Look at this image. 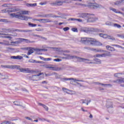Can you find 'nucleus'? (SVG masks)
<instances>
[{"mask_svg":"<svg viewBox=\"0 0 124 124\" xmlns=\"http://www.w3.org/2000/svg\"><path fill=\"white\" fill-rule=\"evenodd\" d=\"M1 67L3 68H9L11 69H18L20 72H23V73H31L32 74L34 72L33 70H31L29 68H21V66L17 65H1Z\"/></svg>","mask_w":124,"mask_h":124,"instance_id":"nucleus-1","label":"nucleus"},{"mask_svg":"<svg viewBox=\"0 0 124 124\" xmlns=\"http://www.w3.org/2000/svg\"><path fill=\"white\" fill-rule=\"evenodd\" d=\"M26 14H28V11H21L16 13V14H11V16L15 17V18H17L20 20H23V21H28L29 19H31V17L30 16H24L26 15Z\"/></svg>","mask_w":124,"mask_h":124,"instance_id":"nucleus-2","label":"nucleus"},{"mask_svg":"<svg viewBox=\"0 0 124 124\" xmlns=\"http://www.w3.org/2000/svg\"><path fill=\"white\" fill-rule=\"evenodd\" d=\"M73 58H75V59H77L78 62H86V63H91L93 64L101 63V61L98 59H94L93 61L95 62H91V61L88 59H85L75 56H73Z\"/></svg>","mask_w":124,"mask_h":124,"instance_id":"nucleus-3","label":"nucleus"},{"mask_svg":"<svg viewBox=\"0 0 124 124\" xmlns=\"http://www.w3.org/2000/svg\"><path fill=\"white\" fill-rule=\"evenodd\" d=\"M88 44L92 45V46H101L102 44L100 42L96 41L95 39L90 38Z\"/></svg>","mask_w":124,"mask_h":124,"instance_id":"nucleus-4","label":"nucleus"},{"mask_svg":"<svg viewBox=\"0 0 124 124\" xmlns=\"http://www.w3.org/2000/svg\"><path fill=\"white\" fill-rule=\"evenodd\" d=\"M82 31L84 32H89V31H91V32H105L104 30L98 28H91L89 30L83 29L82 30Z\"/></svg>","mask_w":124,"mask_h":124,"instance_id":"nucleus-5","label":"nucleus"},{"mask_svg":"<svg viewBox=\"0 0 124 124\" xmlns=\"http://www.w3.org/2000/svg\"><path fill=\"white\" fill-rule=\"evenodd\" d=\"M43 66L45 68H50L52 70H54L55 71H59L60 70H62V68H56L54 67V65L53 64H44L43 65Z\"/></svg>","mask_w":124,"mask_h":124,"instance_id":"nucleus-6","label":"nucleus"},{"mask_svg":"<svg viewBox=\"0 0 124 124\" xmlns=\"http://www.w3.org/2000/svg\"><path fill=\"white\" fill-rule=\"evenodd\" d=\"M106 107L108 108H113V102L111 99H108L107 100Z\"/></svg>","mask_w":124,"mask_h":124,"instance_id":"nucleus-7","label":"nucleus"},{"mask_svg":"<svg viewBox=\"0 0 124 124\" xmlns=\"http://www.w3.org/2000/svg\"><path fill=\"white\" fill-rule=\"evenodd\" d=\"M90 38L83 37L81 38L80 42L83 44H89Z\"/></svg>","mask_w":124,"mask_h":124,"instance_id":"nucleus-8","label":"nucleus"},{"mask_svg":"<svg viewBox=\"0 0 124 124\" xmlns=\"http://www.w3.org/2000/svg\"><path fill=\"white\" fill-rule=\"evenodd\" d=\"M21 38L17 39L18 41L13 42H11L10 45H12V46H16V45H18V44H20V43H22V40Z\"/></svg>","mask_w":124,"mask_h":124,"instance_id":"nucleus-9","label":"nucleus"},{"mask_svg":"<svg viewBox=\"0 0 124 124\" xmlns=\"http://www.w3.org/2000/svg\"><path fill=\"white\" fill-rule=\"evenodd\" d=\"M43 74H44L43 73H41L38 75H32V81H38V80H39V76H40V75H42Z\"/></svg>","mask_w":124,"mask_h":124,"instance_id":"nucleus-10","label":"nucleus"},{"mask_svg":"<svg viewBox=\"0 0 124 124\" xmlns=\"http://www.w3.org/2000/svg\"><path fill=\"white\" fill-rule=\"evenodd\" d=\"M34 21H39L40 23H50V22H53V21L50 20L48 19H35Z\"/></svg>","mask_w":124,"mask_h":124,"instance_id":"nucleus-11","label":"nucleus"},{"mask_svg":"<svg viewBox=\"0 0 124 124\" xmlns=\"http://www.w3.org/2000/svg\"><path fill=\"white\" fill-rule=\"evenodd\" d=\"M84 49H86V50H89L91 51H95V52H98L99 53H103V52H104V50H103L91 48L89 47H85Z\"/></svg>","mask_w":124,"mask_h":124,"instance_id":"nucleus-12","label":"nucleus"},{"mask_svg":"<svg viewBox=\"0 0 124 124\" xmlns=\"http://www.w3.org/2000/svg\"><path fill=\"white\" fill-rule=\"evenodd\" d=\"M91 8H104L103 6L99 4H91Z\"/></svg>","mask_w":124,"mask_h":124,"instance_id":"nucleus-13","label":"nucleus"},{"mask_svg":"<svg viewBox=\"0 0 124 124\" xmlns=\"http://www.w3.org/2000/svg\"><path fill=\"white\" fill-rule=\"evenodd\" d=\"M92 15H93V14H89L87 13H82L80 15V18H89L91 17Z\"/></svg>","mask_w":124,"mask_h":124,"instance_id":"nucleus-14","label":"nucleus"},{"mask_svg":"<svg viewBox=\"0 0 124 124\" xmlns=\"http://www.w3.org/2000/svg\"><path fill=\"white\" fill-rule=\"evenodd\" d=\"M93 83L95 84V85H101V86H104V87H112V85L111 84H103L97 82H94Z\"/></svg>","mask_w":124,"mask_h":124,"instance_id":"nucleus-15","label":"nucleus"},{"mask_svg":"<svg viewBox=\"0 0 124 124\" xmlns=\"http://www.w3.org/2000/svg\"><path fill=\"white\" fill-rule=\"evenodd\" d=\"M63 80H64V81H68V80H73V81H77V82H85L84 80L76 79V78H63Z\"/></svg>","mask_w":124,"mask_h":124,"instance_id":"nucleus-16","label":"nucleus"},{"mask_svg":"<svg viewBox=\"0 0 124 124\" xmlns=\"http://www.w3.org/2000/svg\"><path fill=\"white\" fill-rule=\"evenodd\" d=\"M34 49L32 47H27V50H28V52L27 53L28 56H30V55H31L32 53H33V50L34 51Z\"/></svg>","mask_w":124,"mask_h":124,"instance_id":"nucleus-17","label":"nucleus"},{"mask_svg":"<svg viewBox=\"0 0 124 124\" xmlns=\"http://www.w3.org/2000/svg\"><path fill=\"white\" fill-rule=\"evenodd\" d=\"M107 56H110V52H108V53H104V54H102L101 55L96 54L95 55V57H96L97 58H100V57H107Z\"/></svg>","mask_w":124,"mask_h":124,"instance_id":"nucleus-18","label":"nucleus"},{"mask_svg":"<svg viewBox=\"0 0 124 124\" xmlns=\"http://www.w3.org/2000/svg\"><path fill=\"white\" fill-rule=\"evenodd\" d=\"M10 58L13 60H22V59H23V57L20 55H18L16 56H11Z\"/></svg>","mask_w":124,"mask_h":124,"instance_id":"nucleus-19","label":"nucleus"},{"mask_svg":"<svg viewBox=\"0 0 124 124\" xmlns=\"http://www.w3.org/2000/svg\"><path fill=\"white\" fill-rule=\"evenodd\" d=\"M114 83H117L118 84H121V83H124V78H118L116 81H114Z\"/></svg>","mask_w":124,"mask_h":124,"instance_id":"nucleus-20","label":"nucleus"},{"mask_svg":"<svg viewBox=\"0 0 124 124\" xmlns=\"http://www.w3.org/2000/svg\"><path fill=\"white\" fill-rule=\"evenodd\" d=\"M109 9H110V10H112V11H113V12H114L115 13H117L119 14H124V13H123L122 12L118 11V10H117V9H116L113 7L109 8Z\"/></svg>","mask_w":124,"mask_h":124,"instance_id":"nucleus-21","label":"nucleus"},{"mask_svg":"<svg viewBox=\"0 0 124 124\" xmlns=\"http://www.w3.org/2000/svg\"><path fill=\"white\" fill-rule=\"evenodd\" d=\"M20 40H21V42L22 41H25V42H26L27 43H34L35 42V41H31L29 40L28 39H24V38H21Z\"/></svg>","mask_w":124,"mask_h":124,"instance_id":"nucleus-22","label":"nucleus"},{"mask_svg":"<svg viewBox=\"0 0 124 124\" xmlns=\"http://www.w3.org/2000/svg\"><path fill=\"white\" fill-rule=\"evenodd\" d=\"M29 62H32V63H42V62L36 61L33 59H30L29 60Z\"/></svg>","mask_w":124,"mask_h":124,"instance_id":"nucleus-23","label":"nucleus"},{"mask_svg":"<svg viewBox=\"0 0 124 124\" xmlns=\"http://www.w3.org/2000/svg\"><path fill=\"white\" fill-rule=\"evenodd\" d=\"M106 48H107V50H109V51H111V52L116 51V49L114 47H111L110 46H107Z\"/></svg>","mask_w":124,"mask_h":124,"instance_id":"nucleus-24","label":"nucleus"},{"mask_svg":"<svg viewBox=\"0 0 124 124\" xmlns=\"http://www.w3.org/2000/svg\"><path fill=\"white\" fill-rule=\"evenodd\" d=\"M37 4L36 3H27L26 4V6H28V7H34L35 6H36Z\"/></svg>","mask_w":124,"mask_h":124,"instance_id":"nucleus-25","label":"nucleus"},{"mask_svg":"<svg viewBox=\"0 0 124 124\" xmlns=\"http://www.w3.org/2000/svg\"><path fill=\"white\" fill-rule=\"evenodd\" d=\"M99 36L100 37H102L103 38H105V39H107V34H104V33H99Z\"/></svg>","mask_w":124,"mask_h":124,"instance_id":"nucleus-26","label":"nucleus"},{"mask_svg":"<svg viewBox=\"0 0 124 124\" xmlns=\"http://www.w3.org/2000/svg\"><path fill=\"white\" fill-rule=\"evenodd\" d=\"M107 38H108V39H109L110 40H112V41L116 40V39L115 38V37L111 35H109L108 34H107Z\"/></svg>","mask_w":124,"mask_h":124,"instance_id":"nucleus-27","label":"nucleus"},{"mask_svg":"<svg viewBox=\"0 0 124 124\" xmlns=\"http://www.w3.org/2000/svg\"><path fill=\"white\" fill-rule=\"evenodd\" d=\"M34 51H36V52H40L41 51H43L44 52H46L47 51V49L43 48V49H39V48H35L34 49Z\"/></svg>","mask_w":124,"mask_h":124,"instance_id":"nucleus-28","label":"nucleus"},{"mask_svg":"<svg viewBox=\"0 0 124 124\" xmlns=\"http://www.w3.org/2000/svg\"><path fill=\"white\" fill-rule=\"evenodd\" d=\"M32 30H19V32H31Z\"/></svg>","mask_w":124,"mask_h":124,"instance_id":"nucleus-29","label":"nucleus"},{"mask_svg":"<svg viewBox=\"0 0 124 124\" xmlns=\"http://www.w3.org/2000/svg\"><path fill=\"white\" fill-rule=\"evenodd\" d=\"M87 22H95V18L89 17L87 20Z\"/></svg>","mask_w":124,"mask_h":124,"instance_id":"nucleus-30","label":"nucleus"},{"mask_svg":"<svg viewBox=\"0 0 124 124\" xmlns=\"http://www.w3.org/2000/svg\"><path fill=\"white\" fill-rule=\"evenodd\" d=\"M4 31L5 32H12V31H14V29H5Z\"/></svg>","mask_w":124,"mask_h":124,"instance_id":"nucleus-31","label":"nucleus"},{"mask_svg":"<svg viewBox=\"0 0 124 124\" xmlns=\"http://www.w3.org/2000/svg\"><path fill=\"white\" fill-rule=\"evenodd\" d=\"M105 24L107 26H110L111 27H113L114 25V23L110 21H107Z\"/></svg>","mask_w":124,"mask_h":124,"instance_id":"nucleus-32","label":"nucleus"},{"mask_svg":"<svg viewBox=\"0 0 124 124\" xmlns=\"http://www.w3.org/2000/svg\"><path fill=\"white\" fill-rule=\"evenodd\" d=\"M112 27H114L115 28H117L118 29H121V28H122V26L117 23H113V25Z\"/></svg>","mask_w":124,"mask_h":124,"instance_id":"nucleus-33","label":"nucleus"},{"mask_svg":"<svg viewBox=\"0 0 124 124\" xmlns=\"http://www.w3.org/2000/svg\"><path fill=\"white\" fill-rule=\"evenodd\" d=\"M44 17H46V18H53V14H48V15H45V16H44Z\"/></svg>","mask_w":124,"mask_h":124,"instance_id":"nucleus-34","label":"nucleus"},{"mask_svg":"<svg viewBox=\"0 0 124 124\" xmlns=\"http://www.w3.org/2000/svg\"><path fill=\"white\" fill-rule=\"evenodd\" d=\"M14 105H16V106H22V105L20 104V102L15 101L14 102Z\"/></svg>","mask_w":124,"mask_h":124,"instance_id":"nucleus-35","label":"nucleus"},{"mask_svg":"<svg viewBox=\"0 0 124 124\" xmlns=\"http://www.w3.org/2000/svg\"><path fill=\"white\" fill-rule=\"evenodd\" d=\"M123 3L121 1H117L114 2L115 5H121V4Z\"/></svg>","mask_w":124,"mask_h":124,"instance_id":"nucleus-36","label":"nucleus"},{"mask_svg":"<svg viewBox=\"0 0 124 124\" xmlns=\"http://www.w3.org/2000/svg\"><path fill=\"white\" fill-rule=\"evenodd\" d=\"M56 5H62V1H58L56 3Z\"/></svg>","mask_w":124,"mask_h":124,"instance_id":"nucleus-37","label":"nucleus"},{"mask_svg":"<svg viewBox=\"0 0 124 124\" xmlns=\"http://www.w3.org/2000/svg\"><path fill=\"white\" fill-rule=\"evenodd\" d=\"M29 26L31 27L32 28H33V27H36V24H33L31 23H29Z\"/></svg>","mask_w":124,"mask_h":124,"instance_id":"nucleus-38","label":"nucleus"},{"mask_svg":"<svg viewBox=\"0 0 124 124\" xmlns=\"http://www.w3.org/2000/svg\"><path fill=\"white\" fill-rule=\"evenodd\" d=\"M72 31H74V32H77L78 31V30H77V28H73L72 29Z\"/></svg>","mask_w":124,"mask_h":124,"instance_id":"nucleus-39","label":"nucleus"},{"mask_svg":"<svg viewBox=\"0 0 124 124\" xmlns=\"http://www.w3.org/2000/svg\"><path fill=\"white\" fill-rule=\"evenodd\" d=\"M111 46H114L115 47H117V48H122V46L119 45H111Z\"/></svg>","mask_w":124,"mask_h":124,"instance_id":"nucleus-40","label":"nucleus"},{"mask_svg":"<svg viewBox=\"0 0 124 124\" xmlns=\"http://www.w3.org/2000/svg\"><path fill=\"white\" fill-rule=\"evenodd\" d=\"M117 36H118V37H120L121 38L124 39V34H117Z\"/></svg>","mask_w":124,"mask_h":124,"instance_id":"nucleus-41","label":"nucleus"},{"mask_svg":"<svg viewBox=\"0 0 124 124\" xmlns=\"http://www.w3.org/2000/svg\"><path fill=\"white\" fill-rule=\"evenodd\" d=\"M35 31H43L44 30L43 29H40L39 28H38L35 29Z\"/></svg>","mask_w":124,"mask_h":124,"instance_id":"nucleus-42","label":"nucleus"},{"mask_svg":"<svg viewBox=\"0 0 124 124\" xmlns=\"http://www.w3.org/2000/svg\"><path fill=\"white\" fill-rule=\"evenodd\" d=\"M64 31H69V27H65L63 29Z\"/></svg>","mask_w":124,"mask_h":124,"instance_id":"nucleus-43","label":"nucleus"},{"mask_svg":"<svg viewBox=\"0 0 124 124\" xmlns=\"http://www.w3.org/2000/svg\"><path fill=\"white\" fill-rule=\"evenodd\" d=\"M4 43H6L7 45H5V46H7L8 45H10V44H9V42L7 41H3Z\"/></svg>","mask_w":124,"mask_h":124,"instance_id":"nucleus-44","label":"nucleus"},{"mask_svg":"<svg viewBox=\"0 0 124 124\" xmlns=\"http://www.w3.org/2000/svg\"><path fill=\"white\" fill-rule=\"evenodd\" d=\"M54 62H62V59H54Z\"/></svg>","mask_w":124,"mask_h":124,"instance_id":"nucleus-45","label":"nucleus"},{"mask_svg":"<svg viewBox=\"0 0 124 124\" xmlns=\"http://www.w3.org/2000/svg\"><path fill=\"white\" fill-rule=\"evenodd\" d=\"M43 107L45 109V110H46V111H48V107L47 106H46V105H44Z\"/></svg>","mask_w":124,"mask_h":124,"instance_id":"nucleus-46","label":"nucleus"},{"mask_svg":"<svg viewBox=\"0 0 124 124\" xmlns=\"http://www.w3.org/2000/svg\"><path fill=\"white\" fill-rule=\"evenodd\" d=\"M52 18H61V16H55L52 15Z\"/></svg>","mask_w":124,"mask_h":124,"instance_id":"nucleus-47","label":"nucleus"},{"mask_svg":"<svg viewBox=\"0 0 124 124\" xmlns=\"http://www.w3.org/2000/svg\"><path fill=\"white\" fill-rule=\"evenodd\" d=\"M62 91H63V92H64V93H68L67 91H68V90L67 89H66V88H62Z\"/></svg>","mask_w":124,"mask_h":124,"instance_id":"nucleus-48","label":"nucleus"},{"mask_svg":"<svg viewBox=\"0 0 124 124\" xmlns=\"http://www.w3.org/2000/svg\"><path fill=\"white\" fill-rule=\"evenodd\" d=\"M39 120L40 121H42V122H44V121H46V122H49L48 120H46V119L45 118H43V119L39 118Z\"/></svg>","mask_w":124,"mask_h":124,"instance_id":"nucleus-49","label":"nucleus"},{"mask_svg":"<svg viewBox=\"0 0 124 124\" xmlns=\"http://www.w3.org/2000/svg\"><path fill=\"white\" fill-rule=\"evenodd\" d=\"M51 60H52V58H45V61L48 62L49 61H51Z\"/></svg>","mask_w":124,"mask_h":124,"instance_id":"nucleus-50","label":"nucleus"},{"mask_svg":"<svg viewBox=\"0 0 124 124\" xmlns=\"http://www.w3.org/2000/svg\"><path fill=\"white\" fill-rule=\"evenodd\" d=\"M3 37H4V38H8V39H12V37H10L9 36H4Z\"/></svg>","mask_w":124,"mask_h":124,"instance_id":"nucleus-51","label":"nucleus"},{"mask_svg":"<svg viewBox=\"0 0 124 124\" xmlns=\"http://www.w3.org/2000/svg\"><path fill=\"white\" fill-rule=\"evenodd\" d=\"M22 91L23 92H26V93H29V91L25 88H22Z\"/></svg>","mask_w":124,"mask_h":124,"instance_id":"nucleus-52","label":"nucleus"},{"mask_svg":"<svg viewBox=\"0 0 124 124\" xmlns=\"http://www.w3.org/2000/svg\"><path fill=\"white\" fill-rule=\"evenodd\" d=\"M0 22H7V20L4 19H0Z\"/></svg>","mask_w":124,"mask_h":124,"instance_id":"nucleus-53","label":"nucleus"},{"mask_svg":"<svg viewBox=\"0 0 124 124\" xmlns=\"http://www.w3.org/2000/svg\"><path fill=\"white\" fill-rule=\"evenodd\" d=\"M28 79H29V80H32V75L31 76H28Z\"/></svg>","mask_w":124,"mask_h":124,"instance_id":"nucleus-54","label":"nucleus"},{"mask_svg":"<svg viewBox=\"0 0 124 124\" xmlns=\"http://www.w3.org/2000/svg\"><path fill=\"white\" fill-rule=\"evenodd\" d=\"M0 44L1 45H7V43H4L3 42H0Z\"/></svg>","mask_w":124,"mask_h":124,"instance_id":"nucleus-55","label":"nucleus"},{"mask_svg":"<svg viewBox=\"0 0 124 124\" xmlns=\"http://www.w3.org/2000/svg\"><path fill=\"white\" fill-rule=\"evenodd\" d=\"M69 20H70L71 21H76L77 18H70Z\"/></svg>","mask_w":124,"mask_h":124,"instance_id":"nucleus-56","label":"nucleus"},{"mask_svg":"<svg viewBox=\"0 0 124 124\" xmlns=\"http://www.w3.org/2000/svg\"><path fill=\"white\" fill-rule=\"evenodd\" d=\"M7 124H15L11 122L7 121Z\"/></svg>","mask_w":124,"mask_h":124,"instance_id":"nucleus-57","label":"nucleus"},{"mask_svg":"<svg viewBox=\"0 0 124 124\" xmlns=\"http://www.w3.org/2000/svg\"><path fill=\"white\" fill-rule=\"evenodd\" d=\"M39 58H40V59H41V60H42L43 61H45V58H44V57L40 56Z\"/></svg>","mask_w":124,"mask_h":124,"instance_id":"nucleus-58","label":"nucleus"},{"mask_svg":"<svg viewBox=\"0 0 124 124\" xmlns=\"http://www.w3.org/2000/svg\"><path fill=\"white\" fill-rule=\"evenodd\" d=\"M25 118H26L27 120H29L30 121H32V119H31V118H30L29 117H25Z\"/></svg>","mask_w":124,"mask_h":124,"instance_id":"nucleus-59","label":"nucleus"},{"mask_svg":"<svg viewBox=\"0 0 124 124\" xmlns=\"http://www.w3.org/2000/svg\"><path fill=\"white\" fill-rule=\"evenodd\" d=\"M46 77H47L48 76H51V75H52V74H45Z\"/></svg>","mask_w":124,"mask_h":124,"instance_id":"nucleus-60","label":"nucleus"},{"mask_svg":"<svg viewBox=\"0 0 124 124\" xmlns=\"http://www.w3.org/2000/svg\"><path fill=\"white\" fill-rule=\"evenodd\" d=\"M76 21H78V22H82L83 20H82V19H77V18Z\"/></svg>","mask_w":124,"mask_h":124,"instance_id":"nucleus-61","label":"nucleus"},{"mask_svg":"<svg viewBox=\"0 0 124 124\" xmlns=\"http://www.w3.org/2000/svg\"><path fill=\"white\" fill-rule=\"evenodd\" d=\"M7 5H8V4H4L2 5V6H3L4 7H7Z\"/></svg>","mask_w":124,"mask_h":124,"instance_id":"nucleus-62","label":"nucleus"},{"mask_svg":"<svg viewBox=\"0 0 124 124\" xmlns=\"http://www.w3.org/2000/svg\"><path fill=\"white\" fill-rule=\"evenodd\" d=\"M1 124H7V121H5L4 122H2Z\"/></svg>","mask_w":124,"mask_h":124,"instance_id":"nucleus-63","label":"nucleus"},{"mask_svg":"<svg viewBox=\"0 0 124 124\" xmlns=\"http://www.w3.org/2000/svg\"><path fill=\"white\" fill-rule=\"evenodd\" d=\"M80 102L82 103H86V102H85L84 101V100H81L80 101Z\"/></svg>","mask_w":124,"mask_h":124,"instance_id":"nucleus-64","label":"nucleus"}]
</instances>
